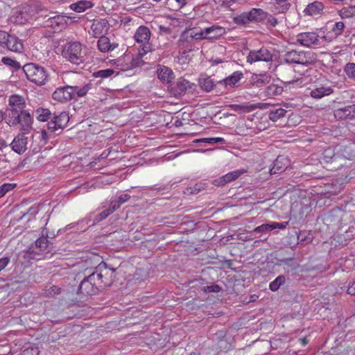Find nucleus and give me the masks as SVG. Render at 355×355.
I'll return each mask as SVG.
<instances>
[{"label":"nucleus","mask_w":355,"mask_h":355,"mask_svg":"<svg viewBox=\"0 0 355 355\" xmlns=\"http://www.w3.org/2000/svg\"><path fill=\"white\" fill-rule=\"evenodd\" d=\"M91 89L90 84H85L83 87L67 85L58 88L53 93V98L61 103L67 102L77 97L85 96Z\"/></svg>","instance_id":"obj_1"},{"label":"nucleus","mask_w":355,"mask_h":355,"mask_svg":"<svg viewBox=\"0 0 355 355\" xmlns=\"http://www.w3.org/2000/svg\"><path fill=\"white\" fill-rule=\"evenodd\" d=\"M26 78L37 85H45L49 79V74L44 67L35 63H27L22 67Z\"/></svg>","instance_id":"obj_2"},{"label":"nucleus","mask_w":355,"mask_h":355,"mask_svg":"<svg viewBox=\"0 0 355 355\" xmlns=\"http://www.w3.org/2000/svg\"><path fill=\"white\" fill-rule=\"evenodd\" d=\"M267 17V12L263 9L253 8L234 17V22L237 25L246 26L250 23H263Z\"/></svg>","instance_id":"obj_3"},{"label":"nucleus","mask_w":355,"mask_h":355,"mask_svg":"<svg viewBox=\"0 0 355 355\" xmlns=\"http://www.w3.org/2000/svg\"><path fill=\"white\" fill-rule=\"evenodd\" d=\"M62 56L73 64H79L84 61L85 53L83 46L78 42H70L65 44Z\"/></svg>","instance_id":"obj_4"},{"label":"nucleus","mask_w":355,"mask_h":355,"mask_svg":"<svg viewBox=\"0 0 355 355\" xmlns=\"http://www.w3.org/2000/svg\"><path fill=\"white\" fill-rule=\"evenodd\" d=\"M275 71L277 75L280 77L282 81L286 85L295 83L301 85L302 83V78L299 77L300 75L297 76L295 70L283 61L276 67Z\"/></svg>","instance_id":"obj_5"},{"label":"nucleus","mask_w":355,"mask_h":355,"mask_svg":"<svg viewBox=\"0 0 355 355\" xmlns=\"http://www.w3.org/2000/svg\"><path fill=\"white\" fill-rule=\"evenodd\" d=\"M282 61L286 64H298L308 66L313 62V58L311 53L305 51H297L295 50L286 52Z\"/></svg>","instance_id":"obj_6"},{"label":"nucleus","mask_w":355,"mask_h":355,"mask_svg":"<svg viewBox=\"0 0 355 355\" xmlns=\"http://www.w3.org/2000/svg\"><path fill=\"white\" fill-rule=\"evenodd\" d=\"M69 121V116L67 112H54L52 115L51 120L47 123V130L49 132L58 135L56 132L63 130Z\"/></svg>","instance_id":"obj_7"},{"label":"nucleus","mask_w":355,"mask_h":355,"mask_svg":"<svg viewBox=\"0 0 355 355\" xmlns=\"http://www.w3.org/2000/svg\"><path fill=\"white\" fill-rule=\"evenodd\" d=\"M273 54L265 47L258 50H252L247 56V62L252 64L257 62H270L272 60Z\"/></svg>","instance_id":"obj_8"},{"label":"nucleus","mask_w":355,"mask_h":355,"mask_svg":"<svg viewBox=\"0 0 355 355\" xmlns=\"http://www.w3.org/2000/svg\"><path fill=\"white\" fill-rule=\"evenodd\" d=\"M134 37L137 43L144 44L142 49L144 53L139 52L140 55H142L143 54H146L148 51H150V46L148 45L150 38V31L149 28L144 26H139L137 29Z\"/></svg>","instance_id":"obj_9"},{"label":"nucleus","mask_w":355,"mask_h":355,"mask_svg":"<svg viewBox=\"0 0 355 355\" xmlns=\"http://www.w3.org/2000/svg\"><path fill=\"white\" fill-rule=\"evenodd\" d=\"M27 132L19 133L10 144L12 150L19 155L23 154L27 150Z\"/></svg>","instance_id":"obj_10"},{"label":"nucleus","mask_w":355,"mask_h":355,"mask_svg":"<svg viewBox=\"0 0 355 355\" xmlns=\"http://www.w3.org/2000/svg\"><path fill=\"white\" fill-rule=\"evenodd\" d=\"M296 42L306 47L320 44L319 36L313 32H306L298 34L296 36Z\"/></svg>","instance_id":"obj_11"},{"label":"nucleus","mask_w":355,"mask_h":355,"mask_svg":"<svg viewBox=\"0 0 355 355\" xmlns=\"http://www.w3.org/2000/svg\"><path fill=\"white\" fill-rule=\"evenodd\" d=\"M115 272V269H108L107 263L102 261L97 266H96V272L101 273L102 275V280L103 286H110L114 279V272Z\"/></svg>","instance_id":"obj_12"},{"label":"nucleus","mask_w":355,"mask_h":355,"mask_svg":"<svg viewBox=\"0 0 355 355\" xmlns=\"http://www.w3.org/2000/svg\"><path fill=\"white\" fill-rule=\"evenodd\" d=\"M18 121L21 131L29 132L32 130L33 119L27 110H24L21 112Z\"/></svg>","instance_id":"obj_13"},{"label":"nucleus","mask_w":355,"mask_h":355,"mask_svg":"<svg viewBox=\"0 0 355 355\" xmlns=\"http://www.w3.org/2000/svg\"><path fill=\"white\" fill-rule=\"evenodd\" d=\"M4 46L9 51L16 53H21L24 50V44L21 40L15 35L10 34Z\"/></svg>","instance_id":"obj_14"},{"label":"nucleus","mask_w":355,"mask_h":355,"mask_svg":"<svg viewBox=\"0 0 355 355\" xmlns=\"http://www.w3.org/2000/svg\"><path fill=\"white\" fill-rule=\"evenodd\" d=\"M321 1L322 0H317L308 4L304 10V15L308 16L321 15L324 8V3Z\"/></svg>","instance_id":"obj_15"},{"label":"nucleus","mask_w":355,"mask_h":355,"mask_svg":"<svg viewBox=\"0 0 355 355\" xmlns=\"http://www.w3.org/2000/svg\"><path fill=\"white\" fill-rule=\"evenodd\" d=\"M203 33L204 39L215 40L224 35L225 33V29L222 26L214 25L212 26L204 28Z\"/></svg>","instance_id":"obj_16"},{"label":"nucleus","mask_w":355,"mask_h":355,"mask_svg":"<svg viewBox=\"0 0 355 355\" xmlns=\"http://www.w3.org/2000/svg\"><path fill=\"white\" fill-rule=\"evenodd\" d=\"M98 291V290L85 277L78 286L77 293L84 295H93L96 294Z\"/></svg>","instance_id":"obj_17"},{"label":"nucleus","mask_w":355,"mask_h":355,"mask_svg":"<svg viewBox=\"0 0 355 355\" xmlns=\"http://www.w3.org/2000/svg\"><path fill=\"white\" fill-rule=\"evenodd\" d=\"M21 112L15 108L8 107L4 112V120L10 126L15 127L19 124V116Z\"/></svg>","instance_id":"obj_18"},{"label":"nucleus","mask_w":355,"mask_h":355,"mask_svg":"<svg viewBox=\"0 0 355 355\" xmlns=\"http://www.w3.org/2000/svg\"><path fill=\"white\" fill-rule=\"evenodd\" d=\"M178 19L173 18L168 24L160 25L159 30L163 35H170L171 37L175 38L177 35Z\"/></svg>","instance_id":"obj_19"},{"label":"nucleus","mask_w":355,"mask_h":355,"mask_svg":"<svg viewBox=\"0 0 355 355\" xmlns=\"http://www.w3.org/2000/svg\"><path fill=\"white\" fill-rule=\"evenodd\" d=\"M158 78L163 82L166 83H171V81L175 78V74L173 71L165 66L159 67L157 69Z\"/></svg>","instance_id":"obj_20"},{"label":"nucleus","mask_w":355,"mask_h":355,"mask_svg":"<svg viewBox=\"0 0 355 355\" xmlns=\"http://www.w3.org/2000/svg\"><path fill=\"white\" fill-rule=\"evenodd\" d=\"M245 172V171L244 170H236L227 173L226 175L221 177L218 180L216 181L218 182V185L223 186L227 183H229L232 181L236 180L240 175H241Z\"/></svg>","instance_id":"obj_21"},{"label":"nucleus","mask_w":355,"mask_h":355,"mask_svg":"<svg viewBox=\"0 0 355 355\" xmlns=\"http://www.w3.org/2000/svg\"><path fill=\"white\" fill-rule=\"evenodd\" d=\"M9 107L10 108H15L19 112H21L24 110L25 107V100L24 97L13 94L10 96L9 100Z\"/></svg>","instance_id":"obj_22"},{"label":"nucleus","mask_w":355,"mask_h":355,"mask_svg":"<svg viewBox=\"0 0 355 355\" xmlns=\"http://www.w3.org/2000/svg\"><path fill=\"white\" fill-rule=\"evenodd\" d=\"M107 24V21L105 19L94 21L91 26L93 37L100 38V37L102 36Z\"/></svg>","instance_id":"obj_23"},{"label":"nucleus","mask_w":355,"mask_h":355,"mask_svg":"<svg viewBox=\"0 0 355 355\" xmlns=\"http://www.w3.org/2000/svg\"><path fill=\"white\" fill-rule=\"evenodd\" d=\"M243 74L241 71H235L232 75L218 82L219 84H223L225 86H234L242 78Z\"/></svg>","instance_id":"obj_24"},{"label":"nucleus","mask_w":355,"mask_h":355,"mask_svg":"<svg viewBox=\"0 0 355 355\" xmlns=\"http://www.w3.org/2000/svg\"><path fill=\"white\" fill-rule=\"evenodd\" d=\"M286 161L285 158L282 156L277 157L274 161L273 166L270 170L271 175L281 173L284 171L286 168V164L284 163Z\"/></svg>","instance_id":"obj_25"},{"label":"nucleus","mask_w":355,"mask_h":355,"mask_svg":"<svg viewBox=\"0 0 355 355\" xmlns=\"http://www.w3.org/2000/svg\"><path fill=\"white\" fill-rule=\"evenodd\" d=\"M331 93H333V89L330 87L320 86L311 90L310 95L314 98H321Z\"/></svg>","instance_id":"obj_26"},{"label":"nucleus","mask_w":355,"mask_h":355,"mask_svg":"<svg viewBox=\"0 0 355 355\" xmlns=\"http://www.w3.org/2000/svg\"><path fill=\"white\" fill-rule=\"evenodd\" d=\"M88 281H89L93 286H94L98 290L102 289L103 286L102 275L99 272H96V267L95 270L85 277Z\"/></svg>","instance_id":"obj_27"},{"label":"nucleus","mask_w":355,"mask_h":355,"mask_svg":"<svg viewBox=\"0 0 355 355\" xmlns=\"http://www.w3.org/2000/svg\"><path fill=\"white\" fill-rule=\"evenodd\" d=\"M334 116L339 120L355 119V114H352L347 106L336 110Z\"/></svg>","instance_id":"obj_28"},{"label":"nucleus","mask_w":355,"mask_h":355,"mask_svg":"<svg viewBox=\"0 0 355 355\" xmlns=\"http://www.w3.org/2000/svg\"><path fill=\"white\" fill-rule=\"evenodd\" d=\"M94 4L90 1H79L71 3L70 8L77 12H83L88 8H91Z\"/></svg>","instance_id":"obj_29"},{"label":"nucleus","mask_w":355,"mask_h":355,"mask_svg":"<svg viewBox=\"0 0 355 355\" xmlns=\"http://www.w3.org/2000/svg\"><path fill=\"white\" fill-rule=\"evenodd\" d=\"M187 34H189V38L191 40L204 39L203 30H199L197 28H185V30L182 32V36L184 37V35Z\"/></svg>","instance_id":"obj_30"},{"label":"nucleus","mask_w":355,"mask_h":355,"mask_svg":"<svg viewBox=\"0 0 355 355\" xmlns=\"http://www.w3.org/2000/svg\"><path fill=\"white\" fill-rule=\"evenodd\" d=\"M193 86L194 85L191 83L189 80L184 78H179V96L192 92Z\"/></svg>","instance_id":"obj_31"},{"label":"nucleus","mask_w":355,"mask_h":355,"mask_svg":"<svg viewBox=\"0 0 355 355\" xmlns=\"http://www.w3.org/2000/svg\"><path fill=\"white\" fill-rule=\"evenodd\" d=\"M1 62L8 67L12 71H17L23 67L19 62L10 57H3Z\"/></svg>","instance_id":"obj_32"},{"label":"nucleus","mask_w":355,"mask_h":355,"mask_svg":"<svg viewBox=\"0 0 355 355\" xmlns=\"http://www.w3.org/2000/svg\"><path fill=\"white\" fill-rule=\"evenodd\" d=\"M284 269L287 272H294L298 268L299 264L294 259H286L281 261Z\"/></svg>","instance_id":"obj_33"},{"label":"nucleus","mask_w":355,"mask_h":355,"mask_svg":"<svg viewBox=\"0 0 355 355\" xmlns=\"http://www.w3.org/2000/svg\"><path fill=\"white\" fill-rule=\"evenodd\" d=\"M199 85L201 89L207 92L211 91L215 86L214 81L210 77H201L199 79Z\"/></svg>","instance_id":"obj_34"},{"label":"nucleus","mask_w":355,"mask_h":355,"mask_svg":"<svg viewBox=\"0 0 355 355\" xmlns=\"http://www.w3.org/2000/svg\"><path fill=\"white\" fill-rule=\"evenodd\" d=\"M36 118L40 121H47L49 119L51 120L53 114L48 109L39 107L35 110Z\"/></svg>","instance_id":"obj_35"},{"label":"nucleus","mask_w":355,"mask_h":355,"mask_svg":"<svg viewBox=\"0 0 355 355\" xmlns=\"http://www.w3.org/2000/svg\"><path fill=\"white\" fill-rule=\"evenodd\" d=\"M65 24V20L63 16L55 15L54 17H49L46 21V26L55 28Z\"/></svg>","instance_id":"obj_36"},{"label":"nucleus","mask_w":355,"mask_h":355,"mask_svg":"<svg viewBox=\"0 0 355 355\" xmlns=\"http://www.w3.org/2000/svg\"><path fill=\"white\" fill-rule=\"evenodd\" d=\"M98 49L103 53L110 51V41L107 37L102 35L97 43Z\"/></svg>","instance_id":"obj_37"},{"label":"nucleus","mask_w":355,"mask_h":355,"mask_svg":"<svg viewBox=\"0 0 355 355\" xmlns=\"http://www.w3.org/2000/svg\"><path fill=\"white\" fill-rule=\"evenodd\" d=\"M286 110L279 107L275 110H270L269 112V119L272 121H277L279 119L285 116Z\"/></svg>","instance_id":"obj_38"},{"label":"nucleus","mask_w":355,"mask_h":355,"mask_svg":"<svg viewBox=\"0 0 355 355\" xmlns=\"http://www.w3.org/2000/svg\"><path fill=\"white\" fill-rule=\"evenodd\" d=\"M286 282V277L284 275H279L274 281L270 282L269 288L272 291H277L281 286L284 285Z\"/></svg>","instance_id":"obj_39"},{"label":"nucleus","mask_w":355,"mask_h":355,"mask_svg":"<svg viewBox=\"0 0 355 355\" xmlns=\"http://www.w3.org/2000/svg\"><path fill=\"white\" fill-rule=\"evenodd\" d=\"M283 88L275 84L268 86L266 89V94L268 96L279 95L282 93Z\"/></svg>","instance_id":"obj_40"},{"label":"nucleus","mask_w":355,"mask_h":355,"mask_svg":"<svg viewBox=\"0 0 355 355\" xmlns=\"http://www.w3.org/2000/svg\"><path fill=\"white\" fill-rule=\"evenodd\" d=\"M275 9L279 13H284L287 11L291 4L288 2V0H275Z\"/></svg>","instance_id":"obj_41"},{"label":"nucleus","mask_w":355,"mask_h":355,"mask_svg":"<svg viewBox=\"0 0 355 355\" xmlns=\"http://www.w3.org/2000/svg\"><path fill=\"white\" fill-rule=\"evenodd\" d=\"M340 16L342 18H350L355 16V6H349L343 8L340 10Z\"/></svg>","instance_id":"obj_42"},{"label":"nucleus","mask_w":355,"mask_h":355,"mask_svg":"<svg viewBox=\"0 0 355 355\" xmlns=\"http://www.w3.org/2000/svg\"><path fill=\"white\" fill-rule=\"evenodd\" d=\"M10 21L15 24H22L26 21V19L24 16L23 12L17 10L13 12Z\"/></svg>","instance_id":"obj_43"},{"label":"nucleus","mask_w":355,"mask_h":355,"mask_svg":"<svg viewBox=\"0 0 355 355\" xmlns=\"http://www.w3.org/2000/svg\"><path fill=\"white\" fill-rule=\"evenodd\" d=\"M347 76L352 80H355V63H347L344 69Z\"/></svg>","instance_id":"obj_44"},{"label":"nucleus","mask_w":355,"mask_h":355,"mask_svg":"<svg viewBox=\"0 0 355 355\" xmlns=\"http://www.w3.org/2000/svg\"><path fill=\"white\" fill-rule=\"evenodd\" d=\"M49 241L46 237L42 236L35 241V246L39 248L41 251H44L48 248Z\"/></svg>","instance_id":"obj_45"},{"label":"nucleus","mask_w":355,"mask_h":355,"mask_svg":"<svg viewBox=\"0 0 355 355\" xmlns=\"http://www.w3.org/2000/svg\"><path fill=\"white\" fill-rule=\"evenodd\" d=\"M345 28V24L343 21L336 22L331 28V31L334 33L335 37L340 35Z\"/></svg>","instance_id":"obj_46"},{"label":"nucleus","mask_w":355,"mask_h":355,"mask_svg":"<svg viewBox=\"0 0 355 355\" xmlns=\"http://www.w3.org/2000/svg\"><path fill=\"white\" fill-rule=\"evenodd\" d=\"M114 73V71L112 69H106L98 70L94 73V76L96 78H108Z\"/></svg>","instance_id":"obj_47"},{"label":"nucleus","mask_w":355,"mask_h":355,"mask_svg":"<svg viewBox=\"0 0 355 355\" xmlns=\"http://www.w3.org/2000/svg\"><path fill=\"white\" fill-rule=\"evenodd\" d=\"M195 141L196 142H198V141L206 142V143L211 144H216V143L225 144L226 143L225 140L221 137L203 138V139H196V140H195Z\"/></svg>","instance_id":"obj_48"},{"label":"nucleus","mask_w":355,"mask_h":355,"mask_svg":"<svg viewBox=\"0 0 355 355\" xmlns=\"http://www.w3.org/2000/svg\"><path fill=\"white\" fill-rule=\"evenodd\" d=\"M265 21H266L265 24L268 28H274L279 23L277 18H276L275 16L270 15L268 12H267V17H266Z\"/></svg>","instance_id":"obj_49"},{"label":"nucleus","mask_w":355,"mask_h":355,"mask_svg":"<svg viewBox=\"0 0 355 355\" xmlns=\"http://www.w3.org/2000/svg\"><path fill=\"white\" fill-rule=\"evenodd\" d=\"M297 241L298 243L304 245L310 243L312 241V238L309 236V234L304 232L300 233L297 236Z\"/></svg>","instance_id":"obj_50"},{"label":"nucleus","mask_w":355,"mask_h":355,"mask_svg":"<svg viewBox=\"0 0 355 355\" xmlns=\"http://www.w3.org/2000/svg\"><path fill=\"white\" fill-rule=\"evenodd\" d=\"M272 231V225L271 223H266V224H262L261 225H259L254 229L253 232L254 233H268L269 232Z\"/></svg>","instance_id":"obj_51"},{"label":"nucleus","mask_w":355,"mask_h":355,"mask_svg":"<svg viewBox=\"0 0 355 355\" xmlns=\"http://www.w3.org/2000/svg\"><path fill=\"white\" fill-rule=\"evenodd\" d=\"M110 214V212L107 209L103 211L101 213L97 214L95 216V218L94 220V224L102 221L103 220L105 219L107 216H109Z\"/></svg>","instance_id":"obj_52"},{"label":"nucleus","mask_w":355,"mask_h":355,"mask_svg":"<svg viewBox=\"0 0 355 355\" xmlns=\"http://www.w3.org/2000/svg\"><path fill=\"white\" fill-rule=\"evenodd\" d=\"M15 184H3L0 187V198L3 197L7 192L12 190Z\"/></svg>","instance_id":"obj_53"},{"label":"nucleus","mask_w":355,"mask_h":355,"mask_svg":"<svg viewBox=\"0 0 355 355\" xmlns=\"http://www.w3.org/2000/svg\"><path fill=\"white\" fill-rule=\"evenodd\" d=\"M235 112H249L250 110L248 106L237 104H231L228 106Z\"/></svg>","instance_id":"obj_54"},{"label":"nucleus","mask_w":355,"mask_h":355,"mask_svg":"<svg viewBox=\"0 0 355 355\" xmlns=\"http://www.w3.org/2000/svg\"><path fill=\"white\" fill-rule=\"evenodd\" d=\"M202 189V187L201 184H196L193 187H190L186 189V191H184L185 194L189 193V194H196L198 193Z\"/></svg>","instance_id":"obj_55"},{"label":"nucleus","mask_w":355,"mask_h":355,"mask_svg":"<svg viewBox=\"0 0 355 355\" xmlns=\"http://www.w3.org/2000/svg\"><path fill=\"white\" fill-rule=\"evenodd\" d=\"M220 289V287L217 284L207 286L203 288L205 293H218Z\"/></svg>","instance_id":"obj_56"},{"label":"nucleus","mask_w":355,"mask_h":355,"mask_svg":"<svg viewBox=\"0 0 355 355\" xmlns=\"http://www.w3.org/2000/svg\"><path fill=\"white\" fill-rule=\"evenodd\" d=\"M121 205L119 202V201L117 200H113V201L111 202L109 208L107 209L112 214L114 211L117 210L121 207Z\"/></svg>","instance_id":"obj_57"},{"label":"nucleus","mask_w":355,"mask_h":355,"mask_svg":"<svg viewBox=\"0 0 355 355\" xmlns=\"http://www.w3.org/2000/svg\"><path fill=\"white\" fill-rule=\"evenodd\" d=\"M191 114L189 112H187L186 111H183L182 112V120H179V126L183 125L185 123L183 121H190ZM191 121H193L192 119H191Z\"/></svg>","instance_id":"obj_58"},{"label":"nucleus","mask_w":355,"mask_h":355,"mask_svg":"<svg viewBox=\"0 0 355 355\" xmlns=\"http://www.w3.org/2000/svg\"><path fill=\"white\" fill-rule=\"evenodd\" d=\"M39 351L37 348H27L24 349L21 355H38Z\"/></svg>","instance_id":"obj_59"},{"label":"nucleus","mask_w":355,"mask_h":355,"mask_svg":"<svg viewBox=\"0 0 355 355\" xmlns=\"http://www.w3.org/2000/svg\"><path fill=\"white\" fill-rule=\"evenodd\" d=\"M9 35H10V34H8V33L3 31H0V46H5L7 39L9 37Z\"/></svg>","instance_id":"obj_60"},{"label":"nucleus","mask_w":355,"mask_h":355,"mask_svg":"<svg viewBox=\"0 0 355 355\" xmlns=\"http://www.w3.org/2000/svg\"><path fill=\"white\" fill-rule=\"evenodd\" d=\"M236 1V0H213L215 3H218L223 6H230L232 3Z\"/></svg>","instance_id":"obj_61"},{"label":"nucleus","mask_w":355,"mask_h":355,"mask_svg":"<svg viewBox=\"0 0 355 355\" xmlns=\"http://www.w3.org/2000/svg\"><path fill=\"white\" fill-rule=\"evenodd\" d=\"M10 263V258L5 257L0 259V272L4 269Z\"/></svg>","instance_id":"obj_62"},{"label":"nucleus","mask_w":355,"mask_h":355,"mask_svg":"<svg viewBox=\"0 0 355 355\" xmlns=\"http://www.w3.org/2000/svg\"><path fill=\"white\" fill-rule=\"evenodd\" d=\"M190 59L188 58V55H185V53L183 52L182 55L179 56V64L182 65L187 64Z\"/></svg>","instance_id":"obj_63"},{"label":"nucleus","mask_w":355,"mask_h":355,"mask_svg":"<svg viewBox=\"0 0 355 355\" xmlns=\"http://www.w3.org/2000/svg\"><path fill=\"white\" fill-rule=\"evenodd\" d=\"M130 198V196L128 193H124V194H122L121 195L119 198H118V201L122 205L123 203L127 202L129 199Z\"/></svg>","instance_id":"obj_64"}]
</instances>
